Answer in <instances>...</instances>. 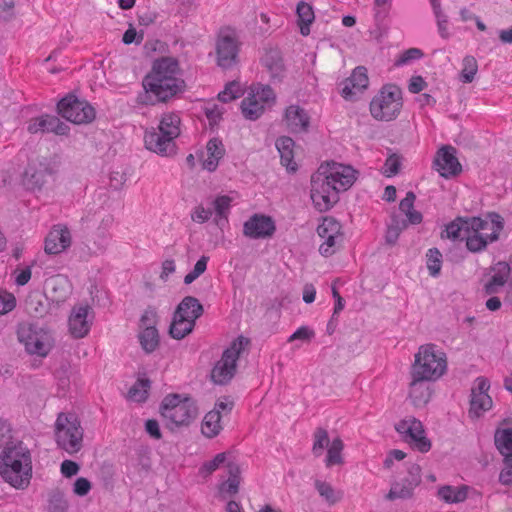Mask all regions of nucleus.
Segmentation results:
<instances>
[{
	"mask_svg": "<svg viewBox=\"0 0 512 512\" xmlns=\"http://www.w3.org/2000/svg\"><path fill=\"white\" fill-rule=\"evenodd\" d=\"M494 440L496 448L504 457V462L512 463V422L502 423L495 432Z\"/></svg>",
	"mask_w": 512,
	"mask_h": 512,
	"instance_id": "nucleus-29",
	"label": "nucleus"
},
{
	"mask_svg": "<svg viewBox=\"0 0 512 512\" xmlns=\"http://www.w3.org/2000/svg\"><path fill=\"white\" fill-rule=\"evenodd\" d=\"M227 457L228 453L226 452L218 453L212 460L203 463L200 474L203 476L211 475L227 460Z\"/></svg>",
	"mask_w": 512,
	"mask_h": 512,
	"instance_id": "nucleus-53",
	"label": "nucleus"
},
{
	"mask_svg": "<svg viewBox=\"0 0 512 512\" xmlns=\"http://www.w3.org/2000/svg\"><path fill=\"white\" fill-rule=\"evenodd\" d=\"M478 72V63L475 57L467 55L463 58L460 80L463 83H471Z\"/></svg>",
	"mask_w": 512,
	"mask_h": 512,
	"instance_id": "nucleus-44",
	"label": "nucleus"
},
{
	"mask_svg": "<svg viewBox=\"0 0 512 512\" xmlns=\"http://www.w3.org/2000/svg\"><path fill=\"white\" fill-rule=\"evenodd\" d=\"M68 127L61 122L56 116H41L33 119L28 125V131L31 133L38 132H53L57 135H64L67 133Z\"/></svg>",
	"mask_w": 512,
	"mask_h": 512,
	"instance_id": "nucleus-27",
	"label": "nucleus"
},
{
	"mask_svg": "<svg viewBox=\"0 0 512 512\" xmlns=\"http://www.w3.org/2000/svg\"><path fill=\"white\" fill-rule=\"evenodd\" d=\"M159 133L149 131L145 133L144 142L146 147L156 153L165 154L174 139L181 133V119L178 113L168 111L159 118Z\"/></svg>",
	"mask_w": 512,
	"mask_h": 512,
	"instance_id": "nucleus-6",
	"label": "nucleus"
},
{
	"mask_svg": "<svg viewBox=\"0 0 512 512\" xmlns=\"http://www.w3.org/2000/svg\"><path fill=\"white\" fill-rule=\"evenodd\" d=\"M504 228V219L497 213L485 217L458 218L446 227L448 238L461 239L472 253L484 251L499 239Z\"/></svg>",
	"mask_w": 512,
	"mask_h": 512,
	"instance_id": "nucleus-1",
	"label": "nucleus"
},
{
	"mask_svg": "<svg viewBox=\"0 0 512 512\" xmlns=\"http://www.w3.org/2000/svg\"><path fill=\"white\" fill-rule=\"evenodd\" d=\"M143 88L159 102L184 91L185 82L178 61L172 57L156 60L151 72L143 79Z\"/></svg>",
	"mask_w": 512,
	"mask_h": 512,
	"instance_id": "nucleus-2",
	"label": "nucleus"
},
{
	"mask_svg": "<svg viewBox=\"0 0 512 512\" xmlns=\"http://www.w3.org/2000/svg\"><path fill=\"white\" fill-rule=\"evenodd\" d=\"M195 323L191 320L178 317V314H174L173 322L170 326V335L175 339H182L186 335L192 332Z\"/></svg>",
	"mask_w": 512,
	"mask_h": 512,
	"instance_id": "nucleus-41",
	"label": "nucleus"
},
{
	"mask_svg": "<svg viewBox=\"0 0 512 512\" xmlns=\"http://www.w3.org/2000/svg\"><path fill=\"white\" fill-rule=\"evenodd\" d=\"M203 111L210 125H216L222 119L224 108L222 105H218L214 101H208L204 104Z\"/></svg>",
	"mask_w": 512,
	"mask_h": 512,
	"instance_id": "nucleus-50",
	"label": "nucleus"
},
{
	"mask_svg": "<svg viewBox=\"0 0 512 512\" xmlns=\"http://www.w3.org/2000/svg\"><path fill=\"white\" fill-rule=\"evenodd\" d=\"M447 371V357L445 352L434 344H425L419 347L414 356L411 368V377H419L436 381Z\"/></svg>",
	"mask_w": 512,
	"mask_h": 512,
	"instance_id": "nucleus-4",
	"label": "nucleus"
},
{
	"mask_svg": "<svg viewBox=\"0 0 512 512\" xmlns=\"http://www.w3.org/2000/svg\"><path fill=\"white\" fill-rule=\"evenodd\" d=\"M427 86V83L426 81L424 80L423 77L421 76H413L411 79H410V82H409V85H408V90L411 92V93H419L421 92L422 90H424Z\"/></svg>",
	"mask_w": 512,
	"mask_h": 512,
	"instance_id": "nucleus-64",
	"label": "nucleus"
},
{
	"mask_svg": "<svg viewBox=\"0 0 512 512\" xmlns=\"http://www.w3.org/2000/svg\"><path fill=\"white\" fill-rule=\"evenodd\" d=\"M317 233L323 239V243L319 246V252L323 256L332 255L342 238L340 223L332 217H324L317 227Z\"/></svg>",
	"mask_w": 512,
	"mask_h": 512,
	"instance_id": "nucleus-17",
	"label": "nucleus"
},
{
	"mask_svg": "<svg viewBox=\"0 0 512 512\" xmlns=\"http://www.w3.org/2000/svg\"><path fill=\"white\" fill-rule=\"evenodd\" d=\"M247 343L246 338L238 337L223 352L221 359L215 364L211 372V378L216 384H226L233 378L237 360Z\"/></svg>",
	"mask_w": 512,
	"mask_h": 512,
	"instance_id": "nucleus-9",
	"label": "nucleus"
},
{
	"mask_svg": "<svg viewBox=\"0 0 512 512\" xmlns=\"http://www.w3.org/2000/svg\"><path fill=\"white\" fill-rule=\"evenodd\" d=\"M209 257L202 256L194 265V268L192 271H190L186 276L184 277V283L185 284H191L194 282L200 275H202L206 269H207V263H208Z\"/></svg>",
	"mask_w": 512,
	"mask_h": 512,
	"instance_id": "nucleus-55",
	"label": "nucleus"
},
{
	"mask_svg": "<svg viewBox=\"0 0 512 512\" xmlns=\"http://www.w3.org/2000/svg\"><path fill=\"white\" fill-rule=\"evenodd\" d=\"M17 336L29 355L40 358L48 356L54 345V339L48 330L31 324L20 325Z\"/></svg>",
	"mask_w": 512,
	"mask_h": 512,
	"instance_id": "nucleus-8",
	"label": "nucleus"
},
{
	"mask_svg": "<svg viewBox=\"0 0 512 512\" xmlns=\"http://www.w3.org/2000/svg\"><path fill=\"white\" fill-rule=\"evenodd\" d=\"M0 475L15 489H26L32 478V459L29 449L22 443L7 445L0 455Z\"/></svg>",
	"mask_w": 512,
	"mask_h": 512,
	"instance_id": "nucleus-3",
	"label": "nucleus"
},
{
	"mask_svg": "<svg viewBox=\"0 0 512 512\" xmlns=\"http://www.w3.org/2000/svg\"><path fill=\"white\" fill-rule=\"evenodd\" d=\"M264 67L270 73L271 78L281 79L284 73V64L280 53L276 50L268 51L262 58Z\"/></svg>",
	"mask_w": 512,
	"mask_h": 512,
	"instance_id": "nucleus-35",
	"label": "nucleus"
},
{
	"mask_svg": "<svg viewBox=\"0 0 512 512\" xmlns=\"http://www.w3.org/2000/svg\"><path fill=\"white\" fill-rule=\"evenodd\" d=\"M229 477L221 484L220 492L229 496L238 493L240 485V468L235 463H228L227 465Z\"/></svg>",
	"mask_w": 512,
	"mask_h": 512,
	"instance_id": "nucleus-39",
	"label": "nucleus"
},
{
	"mask_svg": "<svg viewBox=\"0 0 512 512\" xmlns=\"http://www.w3.org/2000/svg\"><path fill=\"white\" fill-rule=\"evenodd\" d=\"M490 278L484 288L487 294H495L505 285L510 275V266L506 262H498L490 269Z\"/></svg>",
	"mask_w": 512,
	"mask_h": 512,
	"instance_id": "nucleus-28",
	"label": "nucleus"
},
{
	"mask_svg": "<svg viewBox=\"0 0 512 512\" xmlns=\"http://www.w3.org/2000/svg\"><path fill=\"white\" fill-rule=\"evenodd\" d=\"M137 338L141 348L147 354L157 350L160 344V335L158 329L138 330Z\"/></svg>",
	"mask_w": 512,
	"mask_h": 512,
	"instance_id": "nucleus-36",
	"label": "nucleus"
},
{
	"mask_svg": "<svg viewBox=\"0 0 512 512\" xmlns=\"http://www.w3.org/2000/svg\"><path fill=\"white\" fill-rule=\"evenodd\" d=\"M224 155L223 142L219 138L210 139L199 156L203 169L209 172L215 171Z\"/></svg>",
	"mask_w": 512,
	"mask_h": 512,
	"instance_id": "nucleus-24",
	"label": "nucleus"
},
{
	"mask_svg": "<svg viewBox=\"0 0 512 512\" xmlns=\"http://www.w3.org/2000/svg\"><path fill=\"white\" fill-rule=\"evenodd\" d=\"M71 245V234L67 227L55 225L45 239V251L48 254H59Z\"/></svg>",
	"mask_w": 512,
	"mask_h": 512,
	"instance_id": "nucleus-22",
	"label": "nucleus"
},
{
	"mask_svg": "<svg viewBox=\"0 0 512 512\" xmlns=\"http://www.w3.org/2000/svg\"><path fill=\"white\" fill-rule=\"evenodd\" d=\"M409 388V397L416 406L426 404L431 396L430 386L427 384L430 380L420 379L419 377H411Z\"/></svg>",
	"mask_w": 512,
	"mask_h": 512,
	"instance_id": "nucleus-30",
	"label": "nucleus"
},
{
	"mask_svg": "<svg viewBox=\"0 0 512 512\" xmlns=\"http://www.w3.org/2000/svg\"><path fill=\"white\" fill-rule=\"evenodd\" d=\"M93 321V309L88 304H77L68 316V331L73 338H84L89 334Z\"/></svg>",
	"mask_w": 512,
	"mask_h": 512,
	"instance_id": "nucleus-15",
	"label": "nucleus"
},
{
	"mask_svg": "<svg viewBox=\"0 0 512 512\" xmlns=\"http://www.w3.org/2000/svg\"><path fill=\"white\" fill-rule=\"evenodd\" d=\"M92 488L91 482L84 477H79L73 484V492L75 495L83 497L86 496Z\"/></svg>",
	"mask_w": 512,
	"mask_h": 512,
	"instance_id": "nucleus-61",
	"label": "nucleus"
},
{
	"mask_svg": "<svg viewBox=\"0 0 512 512\" xmlns=\"http://www.w3.org/2000/svg\"><path fill=\"white\" fill-rule=\"evenodd\" d=\"M16 307L14 294L0 289V316L6 315Z\"/></svg>",
	"mask_w": 512,
	"mask_h": 512,
	"instance_id": "nucleus-56",
	"label": "nucleus"
},
{
	"mask_svg": "<svg viewBox=\"0 0 512 512\" xmlns=\"http://www.w3.org/2000/svg\"><path fill=\"white\" fill-rule=\"evenodd\" d=\"M234 409V401L230 397H220L217 399L212 411L209 412L210 416H222L231 414Z\"/></svg>",
	"mask_w": 512,
	"mask_h": 512,
	"instance_id": "nucleus-52",
	"label": "nucleus"
},
{
	"mask_svg": "<svg viewBox=\"0 0 512 512\" xmlns=\"http://www.w3.org/2000/svg\"><path fill=\"white\" fill-rule=\"evenodd\" d=\"M400 167H401V159L399 156L394 154V155L389 156L386 159V161L382 167V173L386 177H392V176H395L399 172Z\"/></svg>",
	"mask_w": 512,
	"mask_h": 512,
	"instance_id": "nucleus-57",
	"label": "nucleus"
},
{
	"mask_svg": "<svg viewBox=\"0 0 512 512\" xmlns=\"http://www.w3.org/2000/svg\"><path fill=\"white\" fill-rule=\"evenodd\" d=\"M59 114L66 120L75 124L90 123L95 119V109L84 100L74 95L61 99L57 105Z\"/></svg>",
	"mask_w": 512,
	"mask_h": 512,
	"instance_id": "nucleus-12",
	"label": "nucleus"
},
{
	"mask_svg": "<svg viewBox=\"0 0 512 512\" xmlns=\"http://www.w3.org/2000/svg\"><path fill=\"white\" fill-rule=\"evenodd\" d=\"M411 495L412 489L409 486L396 483L391 487L387 495V498L390 500L405 499L410 497Z\"/></svg>",
	"mask_w": 512,
	"mask_h": 512,
	"instance_id": "nucleus-60",
	"label": "nucleus"
},
{
	"mask_svg": "<svg viewBox=\"0 0 512 512\" xmlns=\"http://www.w3.org/2000/svg\"><path fill=\"white\" fill-rule=\"evenodd\" d=\"M79 469V465L72 460H64L60 466L61 474L66 478L76 475L79 472Z\"/></svg>",
	"mask_w": 512,
	"mask_h": 512,
	"instance_id": "nucleus-63",
	"label": "nucleus"
},
{
	"mask_svg": "<svg viewBox=\"0 0 512 512\" xmlns=\"http://www.w3.org/2000/svg\"><path fill=\"white\" fill-rule=\"evenodd\" d=\"M54 376L59 390H61L63 393L66 392L71 382V366L67 363L61 364V366L56 369Z\"/></svg>",
	"mask_w": 512,
	"mask_h": 512,
	"instance_id": "nucleus-46",
	"label": "nucleus"
},
{
	"mask_svg": "<svg viewBox=\"0 0 512 512\" xmlns=\"http://www.w3.org/2000/svg\"><path fill=\"white\" fill-rule=\"evenodd\" d=\"M46 289L50 299L59 304L69 298L71 283L66 276L56 275L46 281Z\"/></svg>",
	"mask_w": 512,
	"mask_h": 512,
	"instance_id": "nucleus-26",
	"label": "nucleus"
},
{
	"mask_svg": "<svg viewBox=\"0 0 512 512\" xmlns=\"http://www.w3.org/2000/svg\"><path fill=\"white\" fill-rule=\"evenodd\" d=\"M395 428L404 441L420 452H428L431 448L430 441L425 436L423 424L417 418H403Z\"/></svg>",
	"mask_w": 512,
	"mask_h": 512,
	"instance_id": "nucleus-14",
	"label": "nucleus"
},
{
	"mask_svg": "<svg viewBox=\"0 0 512 512\" xmlns=\"http://www.w3.org/2000/svg\"><path fill=\"white\" fill-rule=\"evenodd\" d=\"M68 509V502L65 494L60 489L56 488L49 494V510L50 512H66Z\"/></svg>",
	"mask_w": 512,
	"mask_h": 512,
	"instance_id": "nucleus-45",
	"label": "nucleus"
},
{
	"mask_svg": "<svg viewBox=\"0 0 512 512\" xmlns=\"http://www.w3.org/2000/svg\"><path fill=\"white\" fill-rule=\"evenodd\" d=\"M402 108V91L393 84L383 85L369 103L371 117L381 122L395 120L400 115Z\"/></svg>",
	"mask_w": 512,
	"mask_h": 512,
	"instance_id": "nucleus-5",
	"label": "nucleus"
},
{
	"mask_svg": "<svg viewBox=\"0 0 512 512\" xmlns=\"http://www.w3.org/2000/svg\"><path fill=\"white\" fill-rule=\"evenodd\" d=\"M162 413H180L182 416H191L197 412L194 401L184 394H168L161 403Z\"/></svg>",
	"mask_w": 512,
	"mask_h": 512,
	"instance_id": "nucleus-23",
	"label": "nucleus"
},
{
	"mask_svg": "<svg viewBox=\"0 0 512 512\" xmlns=\"http://www.w3.org/2000/svg\"><path fill=\"white\" fill-rule=\"evenodd\" d=\"M315 337V331L309 326H300L293 334L288 338V342H294L300 340L302 342H310Z\"/></svg>",
	"mask_w": 512,
	"mask_h": 512,
	"instance_id": "nucleus-59",
	"label": "nucleus"
},
{
	"mask_svg": "<svg viewBox=\"0 0 512 512\" xmlns=\"http://www.w3.org/2000/svg\"><path fill=\"white\" fill-rule=\"evenodd\" d=\"M283 122L290 132L302 133L308 130L310 117L302 107L290 105L285 110Z\"/></svg>",
	"mask_w": 512,
	"mask_h": 512,
	"instance_id": "nucleus-25",
	"label": "nucleus"
},
{
	"mask_svg": "<svg viewBox=\"0 0 512 512\" xmlns=\"http://www.w3.org/2000/svg\"><path fill=\"white\" fill-rule=\"evenodd\" d=\"M416 196L413 192H408L400 201L399 209L407 217L410 224L416 225L422 222V214L414 209Z\"/></svg>",
	"mask_w": 512,
	"mask_h": 512,
	"instance_id": "nucleus-38",
	"label": "nucleus"
},
{
	"mask_svg": "<svg viewBox=\"0 0 512 512\" xmlns=\"http://www.w3.org/2000/svg\"><path fill=\"white\" fill-rule=\"evenodd\" d=\"M369 78L367 69L363 66L356 67L350 77L342 84L341 95L345 99H352L355 95L362 93L368 88Z\"/></svg>",
	"mask_w": 512,
	"mask_h": 512,
	"instance_id": "nucleus-21",
	"label": "nucleus"
},
{
	"mask_svg": "<svg viewBox=\"0 0 512 512\" xmlns=\"http://www.w3.org/2000/svg\"><path fill=\"white\" fill-rule=\"evenodd\" d=\"M57 445L66 452L73 454L82 447L83 429L78 418H57L55 423Z\"/></svg>",
	"mask_w": 512,
	"mask_h": 512,
	"instance_id": "nucleus-10",
	"label": "nucleus"
},
{
	"mask_svg": "<svg viewBox=\"0 0 512 512\" xmlns=\"http://www.w3.org/2000/svg\"><path fill=\"white\" fill-rule=\"evenodd\" d=\"M442 267V254L436 248L429 249L427 252V268L429 274L433 277H437Z\"/></svg>",
	"mask_w": 512,
	"mask_h": 512,
	"instance_id": "nucleus-48",
	"label": "nucleus"
},
{
	"mask_svg": "<svg viewBox=\"0 0 512 512\" xmlns=\"http://www.w3.org/2000/svg\"><path fill=\"white\" fill-rule=\"evenodd\" d=\"M423 57V52L418 48H410L399 55L395 61V65H407L415 60Z\"/></svg>",
	"mask_w": 512,
	"mask_h": 512,
	"instance_id": "nucleus-58",
	"label": "nucleus"
},
{
	"mask_svg": "<svg viewBox=\"0 0 512 512\" xmlns=\"http://www.w3.org/2000/svg\"><path fill=\"white\" fill-rule=\"evenodd\" d=\"M314 487L319 496L330 506L340 502L343 498L342 490L334 488L331 483L324 480L316 479Z\"/></svg>",
	"mask_w": 512,
	"mask_h": 512,
	"instance_id": "nucleus-33",
	"label": "nucleus"
},
{
	"mask_svg": "<svg viewBox=\"0 0 512 512\" xmlns=\"http://www.w3.org/2000/svg\"><path fill=\"white\" fill-rule=\"evenodd\" d=\"M294 146L295 143L290 137H280L276 141V147L280 154L281 163L290 171L297 169V164L294 161Z\"/></svg>",
	"mask_w": 512,
	"mask_h": 512,
	"instance_id": "nucleus-31",
	"label": "nucleus"
},
{
	"mask_svg": "<svg viewBox=\"0 0 512 512\" xmlns=\"http://www.w3.org/2000/svg\"><path fill=\"white\" fill-rule=\"evenodd\" d=\"M158 314L154 308L148 307L144 310L138 323V330L157 329Z\"/></svg>",
	"mask_w": 512,
	"mask_h": 512,
	"instance_id": "nucleus-49",
	"label": "nucleus"
},
{
	"mask_svg": "<svg viewBox=\"0 0 512 512\" xmlns=\"http://www.w3.org/2000/svg\"><path fill=\"white\" fill-rule=\"evenodd\" d=\"M275 229V223L271 217L263 214H254L245 221L243 234L250 239H264L271 237Z\"/></svg>",
	"mask_w": 512,
	"mask_h": 512,
	"instance_id": "nucleus-19",
	"label": "nucleus"
},
{
	"mask_svg": "<svg viewBox=\"0 0 512 512\" xmlns=\"http://www.w3.org/2000/svg\"><path fill=\"white\" fill-rule=\"evenodd\" d=\"M53 172L46 160H32L25 170L24 177L34 185H40L44 176Z\"/></svg>",
	"mask_w": 512,
	"mask_h": 512,
	"instance_id": "nucleus-32",
	"label": "nucleus"
},
{
	"mask_svg": "<svg viewBox=\"0 0 512 512\" xmlns=\"http://www.w3.org/2000/svg\"><path fill=\"white\" fill-rule=\"evenodd\" d=\"M242 93L243 92L240 83L233 81L228 83L224 90L218 94V99L222 103H227L240 97Z\"/></svg>",
	"mask_w": 512,
	"mask_h": 512,
	"instance_id": "nucleus-51",
	"label": "nucleus"
},
{
	"mask_svg": "<svg viewBox=\"0 0 512 512\" xmlns=\"http://www.w3.org/2000/svg\"><path fill=\"white\" fill-rule=\"evenodd\" d=\"M297 15L300 25V32L303 36H306L310 33L309 26L315 18L311 5L306 2L298 3Z\"/></svg>",
	"mask_w": 512,
	"mask_h": 512,
	"instance_id": "nucleus-42",
	"label": "nucleus"
},
{
	"mask_svg": "<svg viewBox=\"0 0 512 512\" xmlns=\"http://www.w3.org/2000/svg\"><path fill=\"white\" fill-rule=\"evenodd\" d=\"M276 102V94L272 88L262 84L251 85L241 102V112L248 120H257Z\"/></svg>",
	"mask_w": 512,
	"mask_h": 512,
	"instance_id": "nucleus-7",
	"label": "nucleus"
},
{
	"mask_svg": "<svg viewBox=\"0 0 512 512\" xmlns=\"http://www.w3.org/2000/svg\"><path fill=\"white\" fill-rule=\"evenodd\" d=\"M439 497L447 503L463 502L468 495L467 486H443L438 490Z\"/></svg>",
	"mask_w": 512,
	"mask_h": 512,
	"instance_id": "nucleus-40",
	"label": "nucleus"
},
{
	"mask_svg": "<svg viewBox=\"0 0 512 512\" xmlns=\"http://www.w3.org/2000/svg\"><path fill=\"white\" fill-rule=\"evenodd\" d=\"M330 445L328 433L325 429L318 428L314 433L313 453L315 456H320L325 447Z\"/></svg>",
	"mask_w": 512,
	"mask_h": 512,
	"instance_id": "nucleus-54",
	"label": "nucleus"
},
{
	"mask_svg": "<svg viewBox=\"0 0 512 512\" xmlns=\"http://www.w3.org/2000/svg\"><path fill=\"white\" fill-rule=\"evenodd\" d=\"M490 382L487 378L477 377L471 388L470 413L474 416H481L492 409L493 401L488 391Z\"/></svg>",
	"mask_w": 512,
	"mask_h": 512,
	"instance_id": "nucleus-16",
	"label": "nucleus"
},
{
	"mask_svg": "<svg viewBox=\"0 0 512 512\" xmlns=\"http://www.w3.org/2000/svg\"><path fill=\"white\" fill-rule=\"evenodd\" d=\"M238 41L231 31H222L217 40V61L223 68L231 67L237 58Z\"/></svg>",
	"mask_w": 512,
	"mask_h": 512,
	"instance_id": "nucleus-18",
	"label": "nucleus"
},
{
	"mask_svg": "<svg viewBox=\"0 0 512 512\" xmlns=\"http://www.w3.org/2000/svg\"><path fill=\"white\" fill-rule=\"evenodd\" d=\"M231 205V198L228 196L217 197L214 201V208L219 216L226 217Z\"/></svg>",
	"mask_w": 512,
	"mask_h": 512,
	"instance_id": "nucleus-62",
	"label": "nucleus"
},
{
	"mask_svg": "<svg viewBox=\"0 0 512 512\" xmlns=\"http://www.w3.org/2000/svg\"><path fill=\"white\" fill-rule=\"evenodd\" d=\"M343 449L344 443L339 437H336L331 441L327 448V454L325 458V466L327 468L333 466H341L344 464V458L342 455Z\"/></svg>",
	"mask_w": 512,
	"mask_h": 512,
	"instance_id": "nucleus-37",
	"label": "nucleus"
},
{
	"mask_svg": "<svg viewBox=\"0 0 512 512\" xmlns=\"http://www.w3.org/2000/svg\"><path fill=\"white\" fill-rule=\"evenodd\" d=\"M310 197L314 207L325 212L338 202L339 193L316 171L311 178Z\"/></svg>",
	"mask_w": 512,
	"mask_h": 512,
	"instance_id": "nucleus-13",
	"label": "nucleus"
},
{
	"mask_svg": "<svg viewBox=\"0 0 512 512\" xmlns=\"http://www.w3.org/2000/svg\"><path fill=\"white\" fill-rule=\"evenodd\" d=\"M223 425L221 418H203L201 422V433L207 438L216 437L221 430Z\"/></svg>",
	"mask_w": 512,
	"mask_h": 512,
	"instance_id": "nucleus-47",
	"label": "nucleus"
},
{
	"mask_svg": "<svg viewBox=\"0 0 512 512\" xmlns=\"http://www.w3.org/2000/svg\"><path fill=\"white\" fill-rule=\"evenodd\" d=\"M455 154L456 151L452 146H443L438 150L434 166L442 177L450 178L460 173L461 165Z\"/></svg>",
	"mask_w": 512,
	"mask_h": 512,
	"instance_id": "nucleus-20",
	"label": "nucleus"
},
{
	"mask_svg": "<svg viewBox=\"0 0 512 512\" xmlns=\"http://www.w3.org/2000/svg\"><path fill=\"white\" fill-rule=\"evenodd\" d=\"M317 172L329 181L338 193L347 191L358 176V172L352 166L334 161L321 164Z\"/></svg>",
	"mask_w": 512,
	"mask_h": 512,
	"instance_id": "nucleus-11",
	"label": "nucleus"
},
{
	"mask_svg": "<svg viewBox=\"0 0 512 512\" xmlns=\"http://www.w3.org/2000/svg\"><path fill=\"white\" fill-rule=\"evenodd\" d=\"M150 389V380L145 374L138 375L133 387L130 388V400L135 402L144 401Z\"/></svg>",
	"mask_w": 512,
	"mask_h": 512,
	"instance_id": "nucleus-43",
	"label": "nucleus"
},
{
	"mask_svg": "<svg viewBox=\"0 0 512 512\" xmlns=\"http://www.w3.org/2000/svg\"><path fill=\"white\" fill-rule=\"evenodd\" d=\"M203 307L194 297H185L178 305L176 314L178 317H184L195 323L196 319L202 315Z\"/></svg>",
	"mask_w": 512,
	"mask_h": 512,
	"instance_id": "nucleus-34",
	"label": "nucleus"
}]
</instances>
